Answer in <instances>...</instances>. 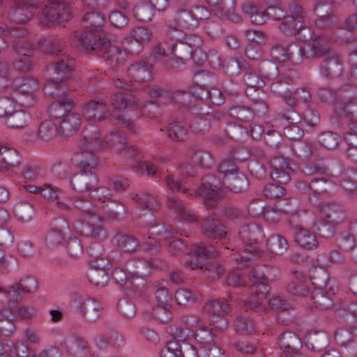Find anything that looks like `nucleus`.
Returning <instances> with one entry per match:
<instances>
[{
	"instance_id": "nucleus-25",
	"label": "nucleus",
	"mask_w": 357,
	"mask_h": 357,
	"mask_svg": "<svg viewBox=\"0 0 357 357\" xmlns=\"http://www.w3.org/2000/svg\"><path fill=\"white\" fill-rule=\"evenodd\" d=\"M314 10L318 17L315 21L317 27L324 29L337 24L338 18L330 4L318 2L315 4Z\"/></svg>"
},
{
	"instance_id": "nucleus-10",
	"label": "nucleus",
	"mask_w": 357,
	"mask_h": 357,
	"mask_svg": "<svg viewBox=\"0 0 357 357\" xmlns=\"http://www.w3.org/2000/svg\"><path fill=\"white\" fill-rule=\"evenodd\" d=\"M188 199L203 198L206 201L230 199L228 190L222 187L221 179L215 174H208L201 180V185L197 190H191Z\"/></svg>"
},
{
	"instance_id": "nucleus-55",
	"label": "nucleus",
	"mask_w": 357,
	"mask_h": 357,
	"mask_svg": "<svg viewBox=\"0 0 357 357\" xmlns=\"http://www.w3.org/2000/svg\"><path fill=\"white\" fill-rule=\"evenodd\" d=\"M174 21L178 26L186 29L196 28L199 25V22H197L191 10H188L178 11Z\"/></svg>"
},
{
	"instance_id": "nucleus-34",
	"label": "nucleus",
	"mask_w": 357,
	"mask_h": 357,
	"mask_svg": "<svg viewBox=\"0 0 357 357\" xmlns=\"http://www.w3.org/2000/svg\"><path fill=\"white\" fill-rule=\"evenodd\" d=\"M337 287L335 285L329 286L321 290L313 291L310 294V300L313 302L315 307L321 310L328 309L333 306L334 301L333 296H335Z\"/></svg>"
},
{
	"instance_id": "nucleus-60",
	"label": "nucleus",
	"mask_w": 357,
	"mask_h": 357,
	"mask_svg": "<svg viewBox=\"0 0 357 357\" xmlns=\"http://www.w3.org/2000/svg\"><path fill=\"white\" fill-rule=\"evenodd\" d=\"M234 331L239 335H250L255 331L253 321L244 316H238L234 324Z\"/></svg>"
},
{
	"instance_id": "nucleus-6",
	"label": "nucleus",
	"mask_w": 357,
	"mask_h": 357,
	"mask_svg": "<svg viewBox=\"0 0 357 357\" xmlns=\"http://www.w3.org/2000/svg\"><path fill=\"white\" fill-rule=\"evenodd\" d=\"M280 273V271L278 267L260 264L255 265L250 280L253 283L250 289L255 293L257 301H244L245 305L249 306L252 310H260L262 308L261 302L267 298L270 291L268 277L271 280L275 279Z\"/></svg>"
},
{
	"instance_id": "nucleus-37",
	"label": "nucleus",
	"mask_w": 357,
	"mask_h": 357,
	"mask_svg": "<svg viewBox=\"0 0 357 357\" xmlns=\"http://www.w3.org/2000/svg\"><path fill=\"white\" fill-rule=\"evenodd\" d=\"M109 114L105 102L90 100L84 105L83 114L87 120L101 121Z\"/></svg>"
},
{
	"instance_id": "nucleus-44",
	"label": "nucleus",
	"mask_w": 357,
	"mask_h": 357,
	"mask_svg": "<svg viewBox=\"0 0 357 357\" xmlns=\"http://www.w3.org/2000/svg\"><path fill=\"white\" fill-rule=\"evenodd\" d=\"M24 30L21 27H11L0 24V54L6 52L12 38L21 37Z\"/></svg>"
},
{
	"instance_id": "nucleus-49",
	"label": "nucleus",
	"mask_w": 357,
	"mask_h": 357,
	"mask_svg": "<svg viewBox=\"0 0 357 357\" xmlns=\"http://www.w3.org/2000/svg\"><path fill=\"white\" fill-rule=\"evenodd\" d=\"M80 124V116L70 112L60 121L61 131L63 135L69 136L78 129Z\"/></svg>"
},
{
	"instance_id": "nucleus-28",
	"label": "nucleus",
	"mask_w": 357,
	"mask_h": 357,
	"mask_svg": "<svg viewBox=\"0 0 357 357\" xmlns=\"http://www.w3.org/2000/svg\"><path fill=\"white\" fill-rule=\"evenodd\" d=\"M66 351L74 356L87 357L91 354L88 342L82 337L71 334L67 336L63 342Z\"/></svg>"
},
{
	"instance_id": "nucleus-52",
	"label": "nucleus",
	"mask_w": 357,
	"mask_h": 357,
	"mask_svg": "<svg viewBox=\"0 0 357 357\" xmlns=\"http://www.w3.org/2000/svg\"><path fill=\"white\" fill-rule=\"evenodd\" d=\"M0 314L2 317L0 320V333L4 336H10L15 330L14 324L15 319L10 317V312L4 301L0 303Z\"/></svg>"
},
{
	"instance_id": "nucleus-12",
	"label": "nucleus",
	"mask_w": 357,
	"mask_h": 357,
	"mask_svg": "<svg viewBox=\"0 0 357 357\" xmlns=\"http://www.w3.org/2000/svg\"><path fill=\"white\" fill-rule=\"evenodd\" d=\"M317 220L312 228L322 238H329L334 234L335 225L339 220L335 218L337 213V202H319Z\"/></svg>"
},
{
	"instance_id": "nucleus-15",
	"label": "nucleus",
	"mask_w": 357,
	"mask_h": 357,
	"mask_svg": "<svg viewBox=\"0 0 357 357\" xmlns=\"http://www.w3.org/2000/svg\"><path fill=\"white\" fill-rule=\"evenodd\" d=\"M229 313V305L224 298L209 301L203 307V314L210 317L209 325L220 332L224 331L228 327Z\"/></svg>"
},
{
	"instance_id": "nucleus-64",
	"label": "nucleus",
	"mask_w": 357,
	"mask_h": 357,
	"mask_svg": "<svg viewBox=\"0 0 357 357\" xmlns=\"http://www.w3.org/2000/svg\"><path fill=\"white\" fill-rule=\"evenodd\" d=\"M133 14L137 20L147 22L152 20L155 12L153 7L148 3L136 6L133 9Z\"/></svg>"
},
{
	"instance_id": "nucleus-59",
	"label": "nucleus",
	"mask_w": 357,
	"mask_h": 357,
	"mask_svg": "<svg viewBox=\"0 0 357 357\" xmlns=\"http://www.w3.org/2000/svg\"><path fill=\"white\" fill-rule=\"evenodd\" d=\"M228 182V193H229L230 191L241 192L245 190L249 186L248 179L242 173H238L231 176L229 178Z\"/></svg>"
},
{
	"instance_id": "nucleus-31",
	"label": "nucleus",
	"mask_w": 357,
	"mask_h": 357,
	"mask_svg": "<svg viewBox=\"0 0 357 357\" xmlns=\"http://www.w3.org/2000/svg\"><path fill=\"white\" fill-rule=\"evenodd\" d=\"M71 161L79 170L95 169L98 165V159L94 151L78 147L77 151L73 155Z\"/></svg>"
},
{
	"instance_id": "nucleus-53",
	"label": "nucleus",
	"mask_w": 357,
	"mask_h": 357,
	"mask_svg": "<svg viewBox=\"0 0 357 357\" xmlns=\"http://www.w3.org/2000/svg\"><path fill=\"white\" fill-rule=\"evenodd\" d=\"M263 195L268 199H283L289 201L292 198L287 195L286 189L279 185L268 183L263 189Z\"/></svg>"
},
{
	"instance_id": "nucleus-43",
	"label": "nucleus",
	"mask_w": 357,
	"mask_h": 357,
	"mask_svg": "<svg viewBox=\"0 0 357 357\" xmlns=\"http://www.w3.org/2000/svg\"><path fill=\"white\" fill-rule=\"evenodd\" d=\"M39 47L45 54L59 56L64 54L65 43L59 38L49 36L43 38L39 43Z\"/></svg>"
},
{
	"instance_id": "nucleus-13",
	"label": "nucleus",
	"mask_w": 357,
	"mask_h": 357,
	"mask_svg": "<svg viewBox=\"0 0 357 357\" xmlns=\"http://www.w3.org/2000/svg\"><path fill=\"white\" fill-rule=\"evenodd\" d=\"M213 329L215 330L204 323L195 331L194 339L199 346L200 357H225V351L218 344Z\"/></svg>"
},
{
	"instance_id": "nucleus-38",
	"label": "nucleus",
	"mask_w": 357,
	"mask_h": 357,
	"mask_svg": "<svg viewBox=\"0 0 357 357\" xmlns=\"http://www.w3.org/2000/svg\"><path fill=\"white\" fill-rule=\"evenodd\" d=\"M202 232L208 238L216 240H224L227 237L225 227L218 219H207L202 225Z\"/></svg>"
},
{
	"instance_id": "nucleus-17",
	"label": "nucleus",
	"mask_w": 357,
	"mask_h": 357,
	"mask_svg": "<svg viewBox=\"0 0 357 357\" xmlns=\"http://www.w3.org/2000/svg\"><path fill=\"white\" fill-rule=\"evenodd\" d=\"M356 88L353 84H347L338 89L337 96L340 99L335 109L340 117L353 119L357 116Z\"/></svg>"
},
{
	"instance_id": "nucleus-54",
	"label": "nucleus",
	"mask_w": 357,
	"mask_h": 357,
	"mask_svg": "<svg viewBox=\"0 0 357 357\" xmlns=\"http://www.w3.org/2000/svg\"><path fill=\"white\" fill-rule=\"evenodd\" d=\"M24 33L26 31H24ZM25 34L21 37L12 38L13 39L12 43L13 50L21 56H31L35 52L33 44L24 38Z\"/></svg>"
},
{
	"instance_id": "nucleus-11",
	"label": "nucleus",
	"mask_w": 357,
	"mask_h": 357,
	"mask_svg": "<svg viewBox=\"0 0 357 357\" xmlns=\"http://www.w3.org/2000/svg\"><path fill=\"white\" fill-rule=\"evenodd\" d=\"M298 202H271V205L264 206L261 202H250L248 210L254 216L263 215L264 218L271 222H276L282 214L291 215L292 222L296 215L299 213L298 210L292 209L293 204Z\"/></svg>"
},
{
	"instance_id": "nucleus-16",
	"label": "nucleus",
	"mask_w": 357,
	"mask_h": 357,
	"mask_svg": "<svg viewBox=\"0 0 357 357\" xmlns=\"http://www.w3.org/2000/svg\"><path fill=\"white\" fill-rule=\"evenodd\" d=\"M149 93L152 98L158 99L160 102H173L179 107H186L188 111L197 97L188 90L171 91L159 86L150 89Z\"/></svg>"
},
{
	"instance_id": "nucleus-41",
	"label": "nucleus",
	"mask_w": 357,
	"mask_h": 357,
	"mask_svg": "<svg viewBox=\"0 0 357 357\" xmlns=\"http://www.w3.org/2000/svg\"><path fill=\"white\" fill-rule=\"evenodd\" d=\"M294 241L302 248L307 250L319 248V241L316 236L308 229L299 227L295 234Z\"/></svg>"
},
{
	"instance_id": "nucleus-56",
	"label": "nucleus",
	"mask_w": 357,
	"mask_h": 357,
	"mask_svg": "<svg viewBox=\"0 0 357 357\" xmlns=\"http://www.w3.org/2000/svg\"><path fill=\"white\" fill-rule=\"evenodd\" d=\"M287 52V61H289L294 65H298L303 60L307 59L305 57L307 53L306 47H301L297 43L288 44Z\"/></svg>"
},
{
	"instance_id": "nucleus-57",
	"label": "nucleus",
	"mask_w": 357,
	"mask_h": 357,
	"mask_svg": "<svg viewBox=\"0 0 357 357\" xmlns=\"http://www.w3.org/2000/svg\"><path fill=\"white\" fill-rule=\"evenodd\" d=\"M264 140L268 146L278 149L279 153L284 155L283 149L287 148V145L282 143V137L279 132L274 130H268L264 135Z\"/></svg>"
},
{
	"instance_id": "nucleus-26",
	"label": "nucleus",
	"mask_w": 357,
	"mask_h": 357,
	"mask_svg": "<svg viewBox=\"0 0 357 357\" xmlns=\"http://www.w3.org/2000/svg\"><path fill=\"white\" fill-rule=\"evenodd\" d=\"M343 70V63L340 56L335 52H330L320 63L321 74L328 79L339 77Z\"/></svg>"
},
{
	"instance_id": "nucleus-9",
	"label": "nucleus",
	"mask_w": 357,
	"mask_h": 357,
	"mask_svg": "<svg viewBox=\"0 0 357 357\" xmlns=\"http://www.w3.org/2000/svg\"><path fill=\"white\" fill-rule=\"evenodd\" d=\"M309 273L310 280L301 272L295 271V281L288 285V291L299 296H305L310 293L311 287L316 290H321L331 286L328 274L322 267L313 266Z\"/></svg>"
},
{
	"instance_id": "nucleus-48",
	"label": "nucleus",
	"mask_w": 357,
	"mask_h": 357,
	"mask_svg": "<svg viewBox=\"0 0 357 357\" xmlns=\"http://www.w3.org/2000/svg\"><path fill=\"white\" fill-rule=\"evenodd\" d=\"M169 52L174 56V61L176 63H185L190 60L192 49H190L183 41L170 43L168 45Z\"/></svg>"
},
{
	"instance_id": "nucleus-2",
	"label": "nucleus",
	"mask_w": 357,
	"mask_h": 357,
	"mask_svg": "<svg viewBox=\"0 0 357 357\" xmlns=\"http://www.w3.org/2000/svg\"><path fill=\"white\" fill-rule=\"evenodd\" d=\"M264 234L261 228L257 224L250 223L243 226L238 232V238L242 246L255 261H264L271 258L273 255H283L289 249L287 240L280 234H273L266 241L269 252L259 250L258 241L262 238Z\"/></svg>"
},
{
	"instance_id": "nucleus-19",
	"label": "nucleus",
	"mask_w": 357,
	"mask_h": 357,
	"mask_svg": "<svg viewBox=\"0 0 357 357\" xmlns=\"http://www.w3.org/2000/svg\"><path fill=\"white\" fill-rule=\"evenodd\" d=\"M38 288V282L33 277L22 278L18 283H15L7 291L0 294L1 298L9 301L12 307H15L17 301H20L25 294L33 293Z\"/></svg>"
},
{
	"instance_id": "nucleus-40",
	"label": "nucleus",
	"mask_w": 357,
	"mask_h": 357,
	"mask_svg": "<svg viewBox=\"0 0 357 357\" xmlns=\"http://www.w3.org/2000/svg\"><path fill=\"white\" fill-rule=\"evenodd\" d=\"M109 106H112L114 109L118 111H121L126 107L135 108L139 104V99L130 93L113 94L109 98Z\"/></svg>"
},
{
	"instance_id": "nucleus-18",
	"label": "nucleus",
	"mask_w": 357,
	"mask_h": 357,
	"mask_svg": "<svg viewBox=\"0 0 357 357\" xmlns=\"http://www.w3.org/2000/svg\"><path fill=\"white\" fill-rule=\"evenodd\" d=\"M71 306L87 321L93 322L100 315L101 304L87 295L76 294L70 299Z\"/></svg>"
},
{
	"instance_id": "nucleus-62",
	"label": "nucleus",
	"mask_w": 357,
	"mask_h": 357,
	"mask_svg": "<svg viewBox=\"0 0 357 357\" xmlns=\"http://www.w3.org/2000/svg\"><path fill=\"white\" fill-rule=\"evenodd\" d=\"M44 169L40 164L35 162H29L25 164L22 169V176L29 181H36L43 176Z\"/></svg>"
},
{
	"instance_id": "nucleus-45",
	"label": "nucleus",
	"mask_w": 357,
	"mask_h": 357,
	"mask_svg": "<svg viewBox=\"0 0 357 357\" xmlns=\"http://www.w3.org/2000/svg\"><path fill=\"white\" fill-rule=\"evenodd\" d=\"M73 102L66 98H59L53 102L49 107L50 115L54 119H63L73 109Z\"/></svg>"
},
{
	"instance_id": "nucleus-36",
	"label": "nucleus",
	"mask_w": 357,
	"mask_h": 357,
	"mask_svg": "<svg viewBox=\"0 0 357 357\" xmlns=\"http://www.w3.org/2000/svg\"><path fill=\"white\" fill-rule=\"evenodd\" d=\"M296 72L292 69H287L282 71L278 79L272 81L271 90L275 95L287 98L289 93V83L296 77Z\"/></svg>"
},
{
	"instance_id": "nucleus-5",
	"label": "nucleus",
	"mask_w": 357,
	"mask_h": 357,
	"mask_svg": "<svg viewBox=\"0 0 357 357\" xmlns=\"http://www.w3.org/2000/svg\"><path fill=\"white\" fill-rule=\"evenodd\" d=\"M161 241L168 244L169 252L172 255L186 249L185 243L179 238L178 232L172 226L155 224L148 231V238L143 245L144 250L150 254L156 253L160 250L159 243Z\"/></svg>"
},
{
	"instance_id": "nucleus-8",
	"label": "nucleus",
	"mask_w": 357,
	"mask_h": 357,
	"mask_svg": "<svg viewBox=\"0 0 357 357\" xmlns=\"http://www.w3.org/2000/svg\"><path fill=\"white\" fill-rule=\"evenodd\" d=\"M218 252L211 246L204 243H197L193 245L188 259L185 261V266L192 270L202 269L207 277L213 280L219 278L223 273V268L217 261L206 263L208 257H214Z\"/></svg>"
},
{
	"instance_id": "nucleus-24",
	"label": "nucleus",
	"mask_w": 357,
	"mask_h": 357,
	"mask_svg": "<svg viewBox=\"0 0 357 357\" xmlns=\"http://www.w3.org/2000/svg\"><path fill=\"white\" fill-rule=\"evenodd\" d=\"M271 177L273 181L280 184H287L291 180L292 169L289 165V159L282 155L274 157L270 162Z\"/></svg>"
},
{
	"instance_id": "nucleus-42",
	"label": "nucleus",
	"mask_w": 357,
	"mask_h": 357,
	"mask_svg": "<svg viewBox=\"0 0 357 357\" xmlns=\"http://www.w3.org/2000/svg\"><path fill=\"white\" fill-rule=\"evenodd\" d=\"M278 344L286 355L296 353V351L302 346L301 338L292 332H285L282 334Z\"/></svg>"
},
{
	"instance_id": "nucleus-46",
	"label": "nucleus",
	"mask_w": 357,
	"mask_h": 357,
	"mask_svg": "<svg viewBox=\"0 0 357 357\" xmlns=\"http://www.w3.org/2000/svg\"><path fill=\"white\" fill-rule=\"evenodd\" d=\"M166 132L168 137L174 142H184L188 135V127L180 121H170Z\"/></svg>"
},
{
	"instance_id": "nucleus-39",
	"label": "nucleus",
	"mask_w": 357,
	"mask_h": 357,
	"mask_svg": "<svg viewBox=\"0 0 357 357\" xmlns=\"http://www.w3.org/2000/svg\"><path fill=\"white\" fill-rule=\"evenodd\" d=\"M24 188L29 192L33 194H40L44 199L49 201H55L63 199V192L57 187L51 184H45L43 187H38L33 185H24Z\"/></svg>"
},
{
	"instance_id": "nucleus-33",
	"label": "nucleus",
	"mask_w": 357,
	"mask_h": 357,
	"mask_svg": "<svg viewBox=\"0 0 357 357\" xmlns=\"http://www.w3.org/2000/svg\"><path fill=\"white\" fill-rule=\"evenodd\" d=\"M153 63L146 59H140L130 65L128 68L130 77L139 82L151 80Z\"/></svg>"
},
{
	"instance_id": "nucleus-3",
	"label": "nucleus",
	"mask_w": 357,
	"mask_h": 357,
	"mask_svg": "<svg viewBox=\"0 0 357 357\" xmlns=\"http://www.w3.org/2000/svg\"><path fill=\"white\" fill-rule=\"evenodd\" d=\"M234 250H236V253L231 256V260L237 266V269L228 274L226 278V283L227 285L233 287L234 288L241 289L245 294L244 296H246L247 295L250 296L248 298H240L236 299L238 304L243 305L247 311L248 309L251 310V308L245 305L244 301H257L255 293H252L250 289L253 284L250 280V278H252V271L250 272V275L248 278H246L243 276L244 273L238 268L253 265L255 264V260L249 255L248 252L245 251V248H244L243 252H239L240 248H236L235 249H232V251Z\"/></svg>"
},
{
	"instance_id": "nucleus-58",
	"label": "nucleus",
	"mask_w": 357,
	"mask_h": 357,
	"mask_svg": "<svg viewBox=\"0 0 357 357\" xmlns=\"http://www.w3.org/2000/svg\"><path fill=\"white\" fill-rule=\"evenodd\" d=\"M169 208L175 214L176 218L180 220L187 221L188 222H193L197 220L195 214L186 210L183 202H170Z\"/></svg>"
},
{
	"instance_id": "nucleus-27",
	"label": "nucleus",
	"mask_w": 357,
	"mask_h": 357,
	"mask_svg": "<svg viewBox=\"0 0 357 357\" xmlns=\"http://www.w3.org/2000/svg\"><path fill=\"white\" fill-rule=\"evenodd\" d=\"M74 66L75 60L73 58L65 53L61 54L54 63L52 80L55 82H63L68 80L72 76Z\"/></svg>"
},
{
	"instance_id": "nucleus-51",
	"label": "nucleus",
	"mask_w": 357,
	"mask_h": 357,
	"mask_svg": "<svg viewBox=\"0 0 357 357\" xmlns=\"http://www.w3.org/2000/svg\"><path fill=\"white\" fill-rule=\"evenodd\" d=\"M31 120V116L23 109L13 110L7 116L6 125L11 128L20 129L25 127Z\"/></svg>"
},
{
	"instance_id": "nucleus-61",
	"label": "nucleus",
	"mask_w": 357,
	"mask_h": 357,
	"mask_svg": "<svg viewBox=\"0 0 357 357\" xmlns=\"http://www.w3.org/2000/svg\"><path fill=\"white\" fill-rule=\"evenodd\" d=\"M57 134V126L52 120L43 121L38 130V137L45 141L53 139Z\"/></svg>"
},
{
	"instance_id": "nucleus-20",
	"label": "nucleus",
	"mask_w": 357,
	"mask_h": 357,
	"mask_svg": "<svg viewBox=\"0 0 357 357\" xmlns=\"http://www.w3.org/2000/svg\"><path fill=\"white\" fill-rule=\"evenodd\" d=\"M71 17L70 7L66 3H60L56 6L45 5L38 13L40 24L50 26L55 24H61Z\"/></svg>"
},
{
	"instance_id": "nucleus-21",
	"label": "nucleus",
	"mask_w": 357,
	"mask_h": 357,
	"mask_svg": "<svg viewBox=\"0 0 357 357\" xmlns=\"http://www.w3.org/2000/svg\"><path fill=\"white\" fill-rule=\"evenodd\" d=\"M15 4L9 10L8 15L12 21L17 24H24L30 20L33 13L28 8L38 10L42 6L37 0H14Z\"/></svg>"
},
{
	"instance_id": "nucleus-35",
	"label": "nucleus",
	"mask_w": 357,
	"mask_h": 357,
	"mask_svg": "<svg viewBox=\"0 0 357 357\" xmlns=\"http://www.w3.org/2000/svg\"><path fill=\"white\" fill-rule=\"evenodd\" d=\"M206 1L217 16L231 21L238 18V16L234 15V0H206Z\"/></svg>"
},
{
	"instance_id": "nucleus-50",
	"label": "nucleus",
	"mask_w": 357,
	"mask_h": 357,
	"mask_svg": "<svg viewBox=\"0 0 357 357\" xmlns=\"http://www.w3.org/2000/svg\"><path fill=\"white\" fill-rule=\"evenodd\" d=\"M19 158L16 151L0 146V172L19 165Z\"/></svg>"
},
{
	"instance_id": "nucleus-29",
	"label": "nucleus",
	"mask_w": 357,
	"mask_h": 357,
	"mask_svg": "<svg viewBox=\"0 0 357 357\" xmlns=\"http://www.w3.org/2000/svg\"><path fill=\"white\" fill-rule=\"evenodd\" d=\"M307 53L305 57L307 59L325 57L330 52H333L330 47L328 39L323 36H317L310 40L305 45Z\"/></svg>"
},
{
	"instance_id": "nucleus-23",
	"label": "nucleus",
	"mask_w": 357,
	"mask_h": 357,
	"mask_svg": "<svg viewBox=\"0 0 357 357\" xmlns=\"http://www.w3.org/2000/svg\"><path fill=\"white\" fill-rule=\"evenodd\" d=\"M78 146L94 151L105 147V142L102 139L99 128L94 125H89L82 132V138L78 142Z\"/></svg>"
},
{
	"instance_id": "nucleus-63",
	"label": "nucleus",
	"mask_w": 357,
	"mask_h": 357,
	"mask_svg": "<svg viewBox=\"0 0 357 357\" xmlns=\"http://www.w3.org/2000/svg\"><path fill=\"white\" fill-rule=\"evenodd\" d=\"M105 146H110L119 153L127 144L126 138L121 131L112 132L105 141Z\"/></svg>"
},
{
	"instance_id": "nucleus-47",
	"label": "nucleus",
	"mask_w": 357,
	"mask_h": 357,
	"mask_svg": "<svg viewBox=\"0 0 357 357\" xmlns=\"http://www.w3.org/2000/svg\"><path fill=\"white\" fill-rule=\"evenodd\" d=\"M243 82L246 84L245 93L252 96V92L263 91L260 90L265 85L264 81L252 69L246 70L243 75Z\"/></svg>"
},
{
	"instance_id": "nucleus-7",
	"label": "nucleus",
	"mask_w": 357,
	"mask_h": 357,
	"mask_svg": "<svg viewBox=\"0 0 357 357\" xmlns=\"http://www.w3.org/2000/svg\"><path fill=\"white\" fill-rule=\"evenodd\" d=\"M154 267L153 262L151 259L132 260L127 263L126 268L130 274V276L121 268H116L112 272V278L115 283L121 285L125 282L127 289L133 288L140 291L146 284L143 274L149 273Z\"/></svg>"
},
{
	"instance_id": "nucleus-1",
	"label": "nucleus",
	"mask_w": 357,
	"mask_h": 357,
	"mask_svg": "<svg viewBox=\"0 0 357 357\" xmlns=\"http://www.w3.org/2000/svg\"><path fill=\"white\" fill-rule=\"evenodd\" d=\"M105 22V19L102 13L88 11L82 20L84 30L82 33H76L75 37L82 50L102 56L110 65L116 66L121 63L123 54L119 47L111 45L109 39L102 37L100 31Z\"/></svg>"
},
{
	"instance_id": "nucleus-4",
	"label": "nucleus",
	"mask_w": 357,
	"mask_h": 357,
	"mask_svg": "<svg viewBox=\"0 0 357 357\" xmlns=\"http://www.w3.org/2000/svg\"><path fill=\"white\" fill-rule=\"evenodd\" d=\"M75 203V207L79 210L82 219L74 222V230L85 237L105 238L107 233L103 228L104 219L98 211L94 202Z\"/></svg>"
},
{
	"instance_id": "nucleus-30",
	"label": "nucleus",
	"mask_w": 357,
	"mask_h": 357,
	"mask_svg": "<svg viewBox=\"0 0 357 357\" xmlns=\"http://www.w3.org/2000/svg\"><path fill=\"white\" fill-rule=\"evenodd\" d=\"M97 175L91 170H79L70 180L72 188L77 192H84L94 188L98 184Z\"/></svg>"
},
{
	"instance_id": "nucleus-22",
	"label": "nucleus",
	"mask_w": 357,
	"mask_h": 357,
	"mask_svg": "<svg viewBox=\"0 0 357 357\" xmlns=\"http://www.w3.org/2000/svg\"><path fill=\"white\" fill-rule=\"evenodd\" d=\"M140 310L145 318L153 319L160 323L167 322L172 318L169 305H158L156 307H153L145 294L141 296Z\"/></svg>"
},
{
	"instance_id": "nucleus-32",
	"label": "nucleus",
	"mask_w": 357,
	"mask_h": 357,
	"mask_svg": "<svg viewBox=\"0 0 357 357\" xmlns=\"http://www.w3.org/2000/svg\"><path fill=\"white\" fill-rule=\"evenodd\" d=\"M59 227H52L46 234L45 241L50 249H55L66 242V229H68L67 222L63 219L56 220Z\"/></svg>"
},
{
	"instance_id": "nucleus-14",
	"label": "nucleus",
	"mask_w": 357,
	"mask_h": 357,
	"mask_svg": "<svg viewBox=\"0 0 357 357\" xmlns=\"http://www.w3.org/2000/svg\"><path fill=\"white\" fill-rule=\"evenodd\" d=\"M39 85L33 77H19L14 80L13 92L17 102L24 107H31L38 100Z\"/></svg>"
}]
</instances>
